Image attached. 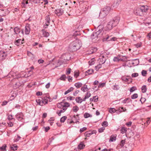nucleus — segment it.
<instances>
[{
  "mask_svg": "<svg viewBox=\"0 0 151 151\" xmlns=\"http://www.w3.org/2000/svg\"><path fill=\"white\" fill-rule=\"evenodd\" d=\"M42 35L43 37H46L47 35V32H46V30L45 29L42 30Z\"/></svg>",
  "mask_w": 151,
  "mask_h": 151,
  "instance_id": "nucleus-38",
  "label": "nucleus"
},
{
  "mask_svg": "<svg viewBox=\"0 0 151 151\" xmlns=\"http://www.w3.org/2000/svg\"><path fill=\"white\" fill-rule=\"evenodd\" d=\"M68 71H67L66 73V74L67 75H68L70 73L71 69L70 68H68Z\"/></svg>",
  "mask_w": 151,
  "mask_h": 151,
  "instance_id": "nucleus-64",
  "label": "nucleus"
},
{
  "mask_svg": "<svg viewBox=\"0 0 151 151\" xmlns=\"http://www.w3.org/2000/svg\"><path fill=\"white\" fill-rule=\"evenodd\" d=\"M146 100L145 98L141 97L140 99V101H141V103L142 104L143 103L145 102Z\"/></svg>",
  "mask_w": 151,
  "mask_h": 151,
  "instance_id": "nucleus-59",
  "label": "nucleus"
},
{
  "mask_svg": "<svg viewBox=\"0 0 151 151\" xmlns=\"http://www.w3.org/2000/svg\"><path fill=\"white\" fill-rule=\"evenodd\" d=\"M114 27L109 22L108 23L106 27V30H110L111 29Z\"/></svg>",
  "mask_w": 151,
  "mask_h": 151,
  "instance_id": "nucleus-16",
  "label": "nucleus"
},
{
  "mask_svg": "<svg viewBox=\"0 0 151 151\" xmlns=\"http://www.w3.org/2000/svg\"><path fill=\"white\" fill-rule=\"evenodd\" d=\"M147 88L146 85H143L141 88L142 92L143 93L146 92L147 91Z\"/></svg>",
  "mask_w": 151,
  "mask_h": 151,
  "instance_id": "nucleus-27",
  "label": "nucleus"
},
{
  "mask_svg": "<svg viewBox=\"0 0 151 151\" xmlns=\"http://www.w3.org/2000/svg\"><path fill=\"white\" fill-rule=\"evenodd\" d=\"M93 134V133L91 131H88L86 132L84 134V135L86 137H89Z\"/></svg>",
  "mask_w": 151,
  "mask_h": 151,
  "instance_id": "nucleus-22",
  "label": "nucleus"
},
{
  "mask_svg": "<svg viewBox=\"0 0 151 151\" xmlns=\"http://www.w3.org/2000/svg\"><path fill=\"white\" fill-rule=\"evenodd\" d=\"M116 111V109L114 108H110L109 109V112L111 114L114 113Z\"/></svg>",
  "mask_w": 151,
  "mask_h": 151,
  "instance_id": "nucleus-39",
  "label": "nucleus"
},
{
  "mask_svg": "<svg viewBox=\"0 0 151 151\" xmlns=\"http://www.w3.org/2000/svg\"><path fill=\"white\" fill-rule=\"evenodd\" d=\"M76 102L78 103H81L83 101V99L80 97H77L76 99Z\"/></svg>",
  "mask_w": 151,
  "mask_h": 151,
  "instance_id": "nucleus-21",
  "label": "nucleus"
},
{
  "mask_svg": "<svg viewBox=\"0 0 151 151\" xmlns=\"http://www.w3.org/2000/svg\"><path fill=\"white\" fill-rule=\"evenodd\" d=\"M17 146H11L10 147V148L11 149L12 151H14L17 150Z\"/></svg>",
  "mask_w": 151,
  "mask_h": 151,
  "instance_id": "nucleus-53",
  "label": "nucleus"
},
{
  "mask_svg": "<svg viewBox=\"0 0 151 151\" xmlns=\"http://www.w3.org/2000/svg\"><path fill=\"white\" fill-rule=\"evenodd\" d=\"M133 144H127L125 146L124 150L126 151H131L132 149Z\"/></svg>",
  "mask_w": 151,
  "mask_h": 151,
  "instance_id": "nucleus-10",
  "label": "nucleus"
},
{
  "mask_svg": "<svg viewBox=\"0 0 151 151\" xmlns=\"http://www.w3.org/2000/svg\"><path fill=\"white\" fill-rule=\"evenodd\" d=\"M54 117L51 118L48 121L50 122V125H52V122H50L52 121H53L54 120Z\"/></svg>",
  "mask_w": 151,
  "mask_h": 151,
  "instance_id": "nucleus-57",
  "label": "nucleus"
},
{
  "mask_svg": "<svg viewBox=\"0 0 151 151\" xmlns=\"http://www.w3.org/2000/svg\"><path fill=\"white\" fill-rule=\"evenodd\" d=\"M6 145L4 144L2 147H0V151H6Z\"/></svg>",
  "mask_w": 151,
  "mask_h": 151,
  "instance_id": "nucleus-23",
  "label": "nucleus"
},
{
  "mask_svg": "<svg viewBox=\"0 0 151 151\" xmlns=\"http://www.w3.org/2000/svg\"><path fill=\"white\" fill-rule=\"evenodd\" d=\"M142 74L143 76H145V75L147 74V71L145 70H142Z\"/></svg>",
  "mask_w": 151,
  "mask_h": 151,
  "instance_id": "nucleus-56",
  "label": "nucleus"
},
{
  "mask_svg": "<svg viewBox=\"0 0 151 151\" xmlns=\"http://www.w3.org/2000/svg\"><path fill=\"white\" fill-rule=\"evenodd\" d=\"M74 89V88L72 87H71L67 91H68V92L70 93V92L73 91Z\"/></svg>",
  "mask_w": 151,
  "mask_h": 151,
  "instance_id": "nucleus-63",
  "label": "nucleus"
},
{
  "mask_svg": "<svg viewBox=\"0 0 151 151\" xmlns=\"http://www.w3.org/2000/svg\"><path fill=\"white\" fill-rule=\"evenodd\" d=\"M14 31L15 34H18L20 32V29L18 27H17L14 29Z\"/></svg>",
  "mask_w": 151,
  "mask_h": 151,
  "instance_id": "nucleus-24",
  "label": "nucleus"
},
{
  "mask_svg": "<svg viewBox=\"0 0 151 151\" xmlns=\"http://www.w3.org/2000/svg\"><path fill=\"white\" fill-rule=\"evenodd\" d=\"M134 13L136 15L140 16H141L142 14V13L140 8L137 9L134 11Z\"/></svg>",
  "mask_w": 151,
  "mask_h": 151,
  "instance_id": "nucleus-17",
  "label": "nucleus"
},
{
  "mask_svg": "<svg viewBox=\"0 0 151 151\" xmlns=\"http://www.w3.org/2000/svg\"><path fill=\"white\" fill-rule=\"evenodd\" d=\"M116 139V137L114 136H112L110 138V141L111 142H113L115 141Z\"/></svg>",
  "mask_w": 151,
  "mask_h": 151,
  "instance_id": "nucleus-43",
  "label": "nucleus"
},
{
  "mask_svg": "<svg viewBox=\"0 0 151 151\" xmlns=\"http://www.w3.org/2000/svg\"><path fill=\"white\" fill-rule=\"evenodd\" d=\"M84 117L85 118H88L89 117H92V115L86 112L83 115Z\"/></svg>",
  "mask_w": 151,
  "mask_h": 151,
  "instance_id": "nucleus-30",
  "label": "nucleus"
},
{
  "mask_svg": "<svg viewBox=\"0 0 151 151\" xmlns=\"http://www.w3.org/2000/svg\"><path fill=\"white\" fill-rule=\"evenodd\" d=\"M70 105L69 103L67 102L58 103L57 105L58 107L59 108H61L62 109L57 111V114L59 116H60L61 113L64 112L67 110V108L69 107Z\"/></svg>",
  "mask_w": 151,
  "mask_h": 151,
  "instance_id": "nucleus-3",
  "label": "nucleus"
},
{
  "mask_svg": "<svg viewBox=\"0 0 151 151\" xmlns=\"http://www.w3.org/2000/svg\"><path fill=\"white\" fill-rule=\"evenodd\" d=\"M67 117L66 116H63L60 119V122H61L63 123L66 119Z\"/></svg>",
  "mask_w": 151,
  "mask_h": 151,
  "instance_id": "nucleus-40",
  "label": "nucleus"
},
{
  "mask_svg": "<svg viewBox=\"0 0 151 151\" xmlns=\"http://www.w3.org/2000/svg\"><path fill=\"white\" fill-rule=\"evenodd\" d=\"M79 73L78 72H75L74 76L76 78H77L78 76H79Z\"/></svg>",
  "mask_w": 151,
  "mask_h": 151,
  "instance_id": "nucleus-58",
  "label": "nucleus"
},
{
  "mask_svg": "<svg viewBox=\"0 0 151 151\" xmlns=\"http://www.w3.org/2000/svg\"><path fill=\"white\" fill-rule=\"evenodd\" d=\"M91 96V94L90 92H88L85 95V97L87 99L89 98Z\"/></svg>",
  "mask_w": 151,
  "mask_h": 151,
  "instance_id": "nucleus-49",
  "label": "nucleus"
},
{
  "mask_svg": "<svg viewBox=\"0 0 151 151\" xmlns=\"http://www.w3.org/2000/svg\"><path fill=\"white\" fill-rule=\"evenodd\" d=\"M102 64L101 63H99L97 66L95 67V69L97 70H98L101 67Z\"/></svg>",
  "mask_w": 151,
  "mask_h": 151,
  "instance_id": "nucleus-34",
  "label": "nucleus"
},
{
  "mask_svg": "<svg viewBox=\"0 0 151 151\" xmlns=\"http://www.w3.org/2000/svg\"><path fill=\"white\" fill-rule=\"evenodd\" d=\"M120 88L118 85H114L113 86V89L114 90H117L119 89Z\"/></svg>",
  "mask_w": 151,
  "mask_h": 151,
  "instance_id": "nucleus-41",
  "label": "nucleus"
},
{
  "mask_svg": "<svg viewBox=\"0 0 151 151\" xmlns=\"http://www.w3.org/2000/svg\"><path fill=\"white\" fill-rule=\"evenodd\" d=\"M102 27H101L100 26H99L96 30V32L92 33L91 36V37L92 39H94L96 37H97L101 33L102 31Z\"/></svg>",
  "mask_w": 151,
  "mask_h": 151,
  "instance_id": "nucleus-5",
  "label": "nucleus"
},
{
  "mask_svg": "<svg viewBox=\"0 0 151 151\" xmlns=\"http://www.w3.org/2000/svg\"><path fill=\"white\" fill-rule=\"evenodd\" d=\"M95 63V59L93 58L92 59L89 61V63L90 65H92L94 64Z\"/></svg>",
  "mask_w": 151,
  "mask_h": 151,
  "instance_id": "nucleus-37",
  "label": "nucleus"
},
{
  "mask_svg": "<svg viewBox=\"0 0 151 151\" xmlns=\"http://www.w3.org/2000/svg\"><path fill=\"white\" fill-rule=\"evenodd\" d=\"M137 89L136 87L133 86L131 88L130 90V91L131 93L132 92H133L136 90Z\"/></svg>",
  "mask_w": 151,
  "mask_h": 151,
  "instance_id": "nucleus-44",
  "label": "nucleus"
},
{
  "mask_svg": "<svg viewBox=\"0 0 151 151\" xmlns=\"http://www.w3.org/2000/svg\"><path fill=\"white\" fill-rule=\"evenodd\" d=\"M21 138V137L19 135H17V137H15V138L14 139V142H17L19 141Z\"/></svg>",
  "mask_w": 151,
  "mask_h": 151,
  "instance_id": "nucleus-33",
  "label": "nucleus"
},
{
  "mask_svg": "<svg viewBox=\"0 0 151 151\" xmlns=\"http://www.w3.org/2000/svg\"><path fill=\"white\" fill-rule=\"evenodd\" d=\"M113 60L114 62H118L119 61H122L123 60L118 57H115L114 58Z\"/></svg>",
  "mask_w": 151,
  "mask_h": 151,
  "instance_id": "nucleus-26",
  "label": "nucleus"
},
{
  "mask_svg": "<svg viewBox=\"0 0 151 151\" xmlns=\"http://www.w3.org/2000/svg\"><path fill=\"white\" fill-rule=\"evenodd\" d=\"M30 31V27L29 25H27L25 27V33L26 35H28Z\"/></svg>",
  "mask_w": 151,
  "mask_h": 151,
  "instance_id": "nucleus-15",
  "label": "nucleus"
},
{
  "mask_svg": "<svg viewBox=\"0 0 151 151\" xmlns=\"http://www.w3.org/2000/svg\"><path fill=\"white\" fill-rule=\"evenodd\" d=\"M81 45V41L76 40L70 44L69 47L71 51H75L80 49Z\"/></svg>",
  "mask_w": 151,
  "mask_h": 151,
  "instance_id": "nucleus-2",
  "label": "nucleus"
},
{
  "mask_svg": "<svg viewBox=\"0 0 151 151\" xmlns=\"http://www.w3.org/2000/svg\"><path fill=\"white\" fill-rule=\"evenodd\" d=\"M122 0H115L114 4V7H116L121 3Z\"/></svg>",
  "mask_w": 151,
  "mask_h": 151,
  "instance_id": "nucleus-18",
  "label": "nucleus"
},
{
  "mask_svg": "<svg viewBox=\"0 0 151 151\" xmlns=\"http://www.w3.org/2000/svg\"><path fill=\"white\" fill-rule=\"evenodd\" d=\"M79 92V91L78 90H77L75 92L73 93V95L74 96H76L77 94Z\"/></svg>",
  "mask_w": 151,
  "mask_h": 151,
  "instance_id": "nucleus-62",
  "label": "nucleus"
},
{
  "mask_svg": "<svg viewBox=\"0 0 151 151\" xmlns=\"http://www.w3.org/2000/svg\"><path fill=\"white\" fill-rule=\"evenodd\" d=\"M104 129L105 128L104 127L100 128L98 130L99 132L100 133L102 132H103Z\"/></svg>",
  "mask_w": 151,
  "mask_h": 151,
  "instance_id": "nucleus-60",
  "label": "nucleus"
},
{
  "mask_svg": "<svg viewBox=\"0 0 151 151\" xmlns=\"http://www.w3.org/2000/svg\"><path fill=\"white\" fill-rule=\"evenodd\" d=\"M62 57V58L57 62L53 61V60H54V58H53L52 59V60L49 61L50 63L48 64V65H49L51 66H53V69H54L61 65L63 63H65L67 61L69 60L70 58V57L69 56L68 54H64Z\"/></svg>",
  "mask_w": 151,
  "mask_h": 151,
  "instance_id": "nucleus-1",
  "label": "nucleus"
},
{
  "mask_svg": "<svg viewBox=\"0 0 151 151\" xmlns=\"http://www.w3.org/2000/svg\"><path fill=\"white\" fill-rule=\"evenodd\" d=\"M66 78V76L65 75H63L60 78V79L63 81H65Z\"/></svg>",
  "mask_w": 151,
  "mask_h": 151,
  "instance_id": "nucleus-51",
  "label": "nucleus"
},
{
  "mask_svg": "<svg viewBox=\"0 0 151 151\" xmlns=\"http://www.w3.org/2000/svg\"><path fill=\"white\" fill-rule=\"evenodd\" d=\"M118 110L120 111H122V112H124L126 110V109L125 108H124L123 107H120L119 108Z\"/></svg>",
  "mask_w": 151,
  "mask_h": 151,
  "instance_id": "nucleus-50",
  "label": "nucleus"
},
{
  "mask_svg": "<svg viewBox=\"0 0 151 151\" xmlns=\"http://www.w3.org/2000/svg\"><path fill=\"white\" fill-rule=\"evenodd\" d=\"M138 76V74L137 73H134L132 74V77H136Z\"/></svg>",
  "mask_w": 151,
  "mask_h": 151,
  "instance_id": "nucleus-55",
  "label": "nucleus"
},
{
  "mask_svg": "<svg viewBox=\"0 0 151 151\" xmlns=\"http://www.w3.org/2000/svg\"><path fill=\"white\" fill-rule=\"evenodd\" d=\"M108 123L106 121L104 122L102 124V126H105V127L108 126Z\"/></svg>",
  "mask_w": 151,
  "mask_h": 151,
  "instance_id": "nucleus-54",
  "label": "nucleus"
},
{
  "mask_svg": "<svg viewBox=\"0 0 151 151\" xmlns=\"http://www.w3.org/2000/svg\"><path fill=\"white\" fill-rule=\"evenodd\" d=\"M74 85L76 88H79L82 86V84L81 83L78 82L76 83Z\"/></svg>",
  "mask_w": 151,
  "mask_h": 151,
  "instance_id": "nucleus-31",
  "label": "nucleus"
},
{
  "mask_svg": "<svg viewBox=\"0 0 151 151\" xmlns=\"http://www.w3.org/2000/svg\"><path fill=\"white\" fill-rule=\"evenodd\" d=\"M142 13L146 12L147 10L149 9L148 6L147 5H143L141 6L140 8Z\"/></svg>",
  "mask_w": 151,
  "mask_h": 151,
  "instance_id": "nucleus-14",
  "label": "nucleus"
},
{
  "mask_svg": "<svg viewBox=\"0 0 151 151\" xmlns=\"http://www.w3.org/2000/svg\"><path fill=\"white\" fill-rule=\"evenodd\" d=\"M121 132L122 134H124L127 131L126 128L125 127H122L121 130Z\"/></svg>",
  "mask_w": 151,
  "mask_h": 151,
  "instance_id": "nucleus-45",
  "label": "nucleus"
},
{
  "mask_svg": "<svg viewBox=\"0 0 151 151\" xmlns=\"http://www.w3.org/2000/svg\"><path fill=\"white\" fill-rule=\"evenodd\" d=\"M85 147V145L82 142L81 143L78 145V148L80 150L83 149Z\"/></svg>",
  "mask_w": 151,
  "mask_h": 151,
  "instance_id": "nucleus-20",
  "label": "nucleus"
},
{
  "mask_svg": "<svg viewBox=\"0 0 151 151\" xmlns=\"http://www.w3.org/2000/svg\"><path fill=\"white\" fill-rule=\"evenodd\" d=\"M86 129H87V128L85 127H84L80 129V132L81 133L82 132H83V131H84L86 130Z\"/></svg>",
  "mask_w": 151,
  "mask_h": 151,
  "instance_id": "nucleus-52",
  "label": "nucleus"
},
{
  "mask_svg": "<svg viewBox=\"0 0 151 151\" xmlns=\"http://www.w3.org/2000/svg\"><path fill=\"white\" fill-rule=\"evenodd\" d=\"M119 20V17H116L111 20L109 22L114 27L116 26L118 24Z\"/></svg>",
  "mask_w": 151,
  "mask_h": 151,
  "instance_id": "nucleus-6",
  "label": "nucleus"
},
{
  "mask_svg": "<svg viewBox=\"0 0 151 151\" xmlns=\"http://www.w3.org/2000/svg\"><path fill=\"white\" fill-rule=\"evenodd\" d=\"M138 97V95L137 93H134L131 96V98L132 99H135L137 98Z\"/></svg>",
  "mask_w": 151,
  "mask_h": 151,
  "instance_id": "nucleus-46",
  "label": "nucleus"
},
{
  "mask_svg": "<svg viewBox=\"0 0 151 151\" xmlns=\"http://www.w3.org/2000/svg\"><path fill=\"white\" fill-rule=\"evenodd\" d=\"M81 89L84 92L88 90V89L87 88V85H84L81 88Z\"/></svg>",
  "mask_w": 151,
  "mask_h": 151,
  "instance_id": "nucleus-28",
  "label": "nucleus"
},
{
  "mask_svg": "<svg viewBox=\"0 0 151 151\" xmlns=\"http://www.w3.org/2000/svg\"><path fill=\"white\" fill-rule=\"evenodd\" d=\"M105 85V83H99L98 88H101L104 87Z\"/></svg>",
  "mask_w": 151,
  "mask_h": 151,
  "instance_id": "nucleus-48",
  "label": "nucleus"
},
{
  "mask_svg": "<svg viewBox=\"0 0 151 151\" xmlns=\"http://www.w3.org/2000/svg\"><path fill=\"white\" fill-rule=\"evenodd\" d=\"M79 108L78 106H74L73 108V112H76L79 110Z\"/></svg>",
  "mask_w": 151,
  "mask_h": 151,
  "instance_id": "nucleus-35",
  "label": "nucleus"
},
{
  "mask_svg": "<svg viewBox=\"0 0 151 151\" xmlns=\"http://www.w3.org/2000/svg\"><path fill=\"white\" fill-rule=\"evenodd\" d=\"M80 35V33L78 31H76L73 35V37H74L75 38V37H77L78 36Z\"/></svg>",
  "mask_w": 151,
  "mask_h": 151,
  "instance_id": "nucleus-29",
  "label": "nucleus"
},
{
  "mask_svg": "<svg viewBox=\"0 0 151 151\" xmlns=\"http://www.w3.org/2000/svg\"><path fill=\"white\" fill-rule=\"evenodd\" d=\"M89 100L90 102L94 101V102H96L98 100V97H97V98H96L95 99H93L92 98H91Z\"/></svg>",
  "mask_w": 151,
  "mask_h": 151,
  "instance_id": "nucleus-47",
  "label": "nucleus"
},
{
  "mask_svg": "<svg viewBox=\"0 0 151 151\" xmlns=\"http://www.w3.org/2000/svg\"><path fill=\"white\" fill-rule=\"evenodd\" d=\"M132 64L134 65H136L139 63V60L137 59L132 60Z\"/></svg>",
  "mask_w": 151,
  "mask_h": 151,
  "instance_id": "nucleus-25",
  "label": "nucleus"
},
{
  "mask_svg": "<svg viewBox=\"0 0 151 151\" xmlns=\"http://www.w3.org/2000/svg\"><path fill=\"white\" fill-rule=\"evenodd\" d=\"M116 38L115 37H111V36L107 35V36L106 37H104L103 38V41H115L116 40Z\"/></svg>",
  "mask_w": 151,
  "mask_h": 151,
  "instance_id": "nucleus-7",
  "label": "nucleus"
},
{
  "mask_svg": "<svg viewBox=\"0 0 151 151\" xmlns=\"http://www.w3.org/2000/svg\"><path fill=\"white\" fill-rule=\"evenodd\" d=\"M1 11L2 13V15L3 16H5L9 13V11L6 9H5L4 10H1Z\"/></svg>",
  "mask_w": 151,
  "mask_h": 151,
  "instance_id": "nucleus-19",
  "label": "nucleus"
},
{
  "mask_svg": "<svg viewBox=\"0 0 151 151\" xmlns=\"http://www.w3.org/2000/svg\"><path fill=\"white\" fill-rule=\"evenodd\" d=\"M93 72V69H88L86 72V74L88 75L92 74Z\"/></svg>",
  "mask_w": 151,
  "mask_h": 151,
  "instance_id": "nucleus-36",
  "label": "nucleus"
},
{
  "mask_svg": "<svg viewBox=\"0 0 151 151\" xmlns=\"http://www.w3.org/2000/svg\"><path fill=\"white\" fill-rule=\"evenodd\" d=\"M17 118L19 121H21L23 119V115L22 113H18L16 116Z\"/></svg>",
  "mask_w": 151,
  "mask_h": 151,
  "instance_id": "nucleus-13",
  "label": "nucleus"
},
{
  "mask_svg": "<svg viewBox=\"0 0 151 151\" xmlns=\"http://www.w3.org/2000/svg\"><path fill=\"white\" fill-rule=\"evenodd\" d=\"M47 97L46 96H45L44 98V99H42L41 101L38 102V101H39V100H36V101L39 104L41 105L42 106L44 104H46L47 103Z\"/></svg>",
  "mask_w": 151,
  "mask_h": 151,
  "instance_id": "nucleus-8",
  "label": "nucleus"
},
{
  "mask_svg": "<svg viewBox=\"0 0 151 151\" xmlns=\"http://www.w3.org/2000/svg\"><path fill=\"white\" fill-rule=\"evenodd\" d=\"M7 55L6 52L3 50L0 51V60L5 59Z\"/></svg>",
  "mask_w": 151,
  "mask_h": 151,
  "instance_id": "nucleus-9",
  "label": "nucleus"
},
{
  "mask_svg": "<svg viewBox=\"0 0 151 151\" xmlns=\"http://www.w3.org/2000/svg\"><path fill=\"white\" fill-rule=\"evenodd\" d=\"M125 139H124V140H121V141L120 144V146L121 147H122L124 146V144H125Z\"/></svg>",
  "mask_w": 151,
  "mask_h": 151,
  "instance_id": "nucleus-42",
  "label": "nucleus"
},
{
  "mask_svg": "<svg viewBox=\"0 0 151 151\" xmlns=\"http://www.w3.org/2000/svg\"><path fill=\"white\" fill-rule=\"evenodd\" d=\"M106 57L105 58L103 55L101 56L98 60L99 63L101 64H104L106 60Z\"/></svg>",
  "mask_w": 151,
  "mask_h": 151,
  "instance_id": "nucleus-11",
  "label": "nucleus"
},
{
  "mask_svg": "<svg viewBox=\"0 0 151 151\" xmlns=\"http://www.w3.org/2000/svg\"><path fill=\"white\" fill-rule=\"evenodd\" d=\"M131 100L129 98H127L122 101V103L123 104L128 103L130 102Z\"/></svg>",
  "mask_w": 151,
  "mask_h": 151,
  "instance_id": "nucleus-32",
  "label": "nucleus"
},
{
  "mask_svg": "<svg viewBox=\"0 0 151 151\" xmlns=\"http://www.w3.org/2000/svg\"><path fill=\"white\" fill-rule=\"evenodd\" d=\"M111 9V8L110 7L106 6L103 9L102 11L100 12L99 17L101 18L105 17L109 14Z\"/></svg>",
  "mask_w": 151,
  "mask_h": 151,
  "instance_id": "nucleus-4",
  "label": "nucleus"
},
{
  "mask_svg": "<svg viewBox=\"0 0 151 151\" xmlns=\"http://www.w3.org/2000/svg\"><path fill=\"white\" fill-rule=\"evenodd\" d=\"M55 14L58 16H60L63 14L64 13V10L61 8L56 9L55 11Z\"/></svg>",
  "mask_w": 151,
  "mask_h": 151,
  "instance_id": "nucleus-12",
  "label": "nucleus"
},
{
  "mask_svg": "<svg viewBox=\"0 0 151 151\" xmlns=\"http://www.w3.org/2000/svg\"><path fill=\"white\" fill-rule=\"evenodd\" d=\"M134 45L136 46L137 48H138L139 47H140L141 46V43H138Z\"/></svg>",
  "mask_w": 151,
  "mask_h": 151,
  "instance_id": "nucleus-61",
  "label": "nucleus"
}]
</instances>
